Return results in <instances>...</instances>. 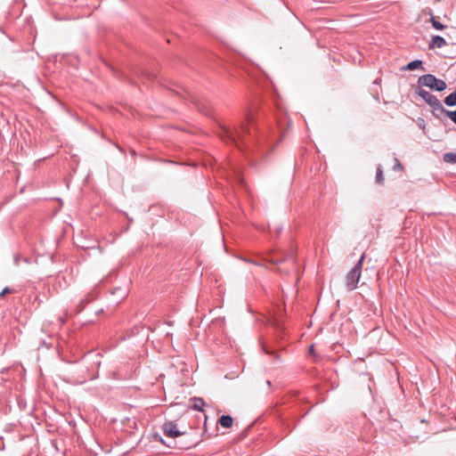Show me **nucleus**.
<instances>
[{"label":"nucleus","mask_w":456,"mask_h":456,"mask_svg":"<svg viewBox=\"0 0 456 456\" xmlns=\"http://www.w3.org/2000/svg\"><path fill=\"white\" fill-rule=\"evenodd\" d=\"M258 127L251 114L247 115L246 123L234 128L224 127L221 129L220 137L226 143L236 145L240 151L250 150L251 146L258 139L256 134Z\"/></svg>","instance_id":"obj_1"},{"label":"nucleus","mask_w":456,"mask_h":456,"mask_svg":"<svg viewBox=\"0 0 456 456\" xmlns=\"http://www.w3.org/2000/svg\"><path fill=\"white\" fill-rule=\"evenodd\" d=\"M365 258L363 253L354 266L348 272L346 277V285L348 290H354L357 288L361 278L362 264Z\"/></svg>","instance_id":"obj_2"},{"label":"nucleus","mask_w":456,"mask_h":456,"mask_svg":"<svg viewBox=\"0 0 456 456\" xmlns=\"http://www.w3.org/2000/svg\"><path fill=\"white\" fill-rule=\"evenodd\" d=\"M415 93L434 110L445 111V109L444 108L441 102L437 99L436 95L431 94L429 92L424 90L420 86H416Z\"/></svg>","instance_id":"obj_3"},{"label":"nucleus","mask_w":456,"mask_h":456,"mask_svg":"<svg viewBox=\"0 0 456 456\" xmlns=\"http://www.w3.org/2000/svg\"><path fill=\"white\" fill-rule=\"evenodd\" d=\"M162 431L164 433V435L166 436H168V437H177V436H180L182 435H183V432H180L177 428V425L173 422V421H166L163 425H162Z\"/></svg>","instance_id":"obj_4"},{"label":"nucleus","mask_w":456,"mask_h":456,"mask_svg":"<svg viewBox=\"0 0 456 456\" xmlns=\"http://www.w3.org/2000/svg\"><path fill=\"white\" fill-rule=\"evenodd\" d=\"M436 79V77L432 74H425L419 77L418 79V86H426L433 89L434 86V81Z\"/></svg>","instance_id":"obj_5"},{"label":"nucleus","mask_w":456,"mask_h":456,"mask_svg":"<svg viewBox=\"0 0 456 456\" xmlns=\"http://www.w3.org/2000/svg\"><path fill=\"white\" fill-rule=\"evenodd\" d=\"M447 45L445 39L441 36H433L428 43L429 49L442 48Z\"/></svg>","instance_id":"obj_6"},{"label":"nucleus","mask_w":456,"mask_h":456,"mask_svg":"<svg viewBox=\"0 0 456 456\" xmlns=\"http://www.w3.org/2000/svg\"><path fill=\"white\" fill-rule=\"evenodd\" d=\"M94 299V296L92 293H88L87 295H86L85 297L80 299L78 304L76 305V309H75L76 314L81 313L84 310V308L86 307V305L88 303L92 302Z\"/></svg>","instance_id":"obj_7"},{"label":"nucleus","mask_w":456,"mask_h":456,"mask_svg":"<svg viewBox=\"0 0 456 456\" xmlns=\"http://www.w3.org/2000/svg\"><path fill=\"white\" fill-rule=\"evenodd\" d=\"M218 423L223 427V428H229L232 426L233 424V419L232 416L230 415H222L219 419H218Z\"/></svg>","instance_id":"obj_8"},{"label":"nucleus","mask_w":456,"mask_h":456,"mask_svg":"<svg viewBox=\"0 0 456 456\" xmlns=\"http://www.w3.org/2000/svg\"><path fill=\"white\" fill-rule=\"evenodd\" d=\"M191 402L192 403V409L197 411H203V407L205 405V402L200 397H192L191 398Z\"/></svg>","instance_id":"obj_9"},{"label":"nucleus","mask_w":456,"mask_h":456,"mask_svg":"<svg viewBox=\"0 0 456 456\" xmlns=\"http://www.w3.org/2000/svg\"><path fill=\"white\" fill-rule=\"evenodd\" d=\"M446 83L443 79H439L436 77V79L434 81V86L432 90L442 92L446 89Z\"/></svg>","instance_id":"obj_10"},{"label":"nucleus","mask_w":456,"mask_h":456,"mask_svg":"<svg viewBox=\"0 0 456 456\" xmlns=\"http://www.w3.org/2000/svg\"><path fill=\"white\" fill-rule=\"evenodd\" d=\"M444 103L449 107H453L456 105V87L453 93L445 97Z\"/></svg>","instance_id":"obj_11"},{"label":"nucleus","mask_w":456,"mask_h":456,"mask_svg":"<svg viewBox=\"0 0 456 456\" xmlns=\"http://www.w3.org/2000/svg\"><path fill=\"white\" fill-rule=\"evenodd\" d=\"M443 159L446 163L456 164V152H446L444 154Z\"/></svg>","instance_id":"obj_12"},{"label":"nucleus","mask_w":456,"mask_h":456,"mask_svg":"<svg viewBox=\"0 0 456 456\" xmlns=\"http://www.w3.org/2000/svg\"><path fill=\"white\" fill-rule=\"evenodd\" d=\"M422 63L423 62L420 60H414V61L409 62L405 66L404 69H406V70H414L415 69L420 67L422 65Z\"/></svg>","instance_id":"obj_13"},{"label":"nucleus","mask_w":456,"mask_h":456,"mask_svg":"<svg viewBox=\"0 0 456 456\" xmlns=\"http://www.w3.org/2000/svg\"><path fill=\"white\" fill-rule=\"evenodd\" d=\"M430 21L432 23V26L434 28L437 29V30H442L445 28V26L444 24H442L436 17L431 15V18H430Z\"/></svg>","instance_id":"obj_14"},{"label":"nucleus","mask_w":456,"mask_h":456,"mask_svg":"<svg viewBox=\"0 0 456 456\" xmlns=\"http://www.w3.org/2000/svg\"><path fill=\"white\" fill-rule=\"evenodd\" d=\"M376 182L377 183L379 184H383L384 183V176H383V171L381 169L380 167H379L377 168V172H376Z\"/></svg>","instance_id":"obj_15"},{"label":"nucleus","mask_w":456,"mask_h":456,"mask_svg":"<svg viewBox=\"0 0 456 456\" xmlns=\"http://www.w3.org/2000/svg\"><path fill=\"white\" fill-rule=\"evenodd\" d=\"M288 259V257L286 256H282V257H279V258H271L269 260L270 263L273 264V265H280L283 262H285L286 260Z\"/></svg>","instance_id":"obj_16"},{"label":"nucleus","mask_w":456,"mask_h":456,"mask_svg":"<svg viewBox=\"0 0 456 456\" xmlns=\"http://www.w3.org/2000/svg\"><path fill=\"white\" fill-rule=\"evenodd\" d=\"M16 290L13 289H11L9 287H5L1 292H0V298L4 297L5 295L10 293H15Z\"/></svg>","instance_id":"obj_17"},{"label":"nucleus","mask_w":456,"mask_h":456,"mask_svg":"<svg viewBox=\"0 0 456 456\" xmlns=\"http://www.w3.org/2000/svg\"><path fill=\"white\" fill-rule=\"evenodd\" d=\"M393 169L395 171H402L403 169V167L402 163L396 158L395 159V165L393 167Z\"/></svg>","instance_id":"obj_18"},{"label":"nucleus","mask_w":456,"mask_h":456,"mask_svg":"<svg viewBox=\"0 0 456 456\" xmlns=\"http://www.w3.org/2000/svg\"><path fill=\"white\" fill-rule=\"evenodd\" d=\"M444 112L446 113L447 116L452 119V121L456 124V110L453 111L445 110V111Z\"/></svg>","instance_id":"obj_19"},{"label":"nucleus","mask_w":456,"mask_h":456,"mask_svg":"<svg viewBox=\"0 0 456 456\" xmlns=\"http://www.w3.org/2000/svg\"><path fill=\"white\" fill-rule=\"evenodd\" d=\"M142 75L143 77H145V78H146V79L151 80V81L154 80V79H155V77H156V76H155V75H153V74H151V73H150V72H148V71H147V72H144V71H143V72L142 73Z\"/></svg>","instance_id":"obj_20"},{"label":"nucleus","mask_w":456,"mask_h":456,"mask_svg":"<svg viewBox=\"0 0 456 456\" xmlns=\"http://www.w3.org/2000/svg\"><path fill=\"white\" fill-rule=\"evenodd\" d=\"M245 262L253 264L255 265H260L257 262L254 261L253 259H244Z\"/></svg>","instance_id":"obj_21"},{"label":"nucleus","mask_w":456,"mask_h":456,"mask_svg":"<svg viewBox=\"0 0 456 456\" xmlns=\"http://www.w3.org/2000/svg\"><path fill=\"white\" fill-rule=\"evenodd\" d=\"M312 351H314V346L313 345L310 346V352H312Z\"/></svg>","instance_id":"obj_22"}]
</instances>
